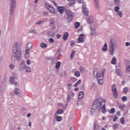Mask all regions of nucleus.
Instances as JSON below:
<instances>
[{"mask_svg":"<svg viewBox=\"0 0 130 130\" xmlns=\"http://www.w3.org/2000/svg\"><path fill=\"white\" fill-rule=\"evenodd\" d=\"M22 56V50L21 45L18 43H15L12 48V61H20Z\"/></svg>","mask_w":130,"mask_h":130,"instance_id":"nucleus-1","label":"nucleus"},{"mask_svg":"<svg viewBox=\"0 0 130 130\" xmlns=\"http://www.w3.org/2000/svg\"><path fill=\"white\" fill-rule=\"evenodd\" d=\"M98 110L99 111H102L103 113H105L106 112V100L103 99V98H100L99 100H98Z\"/></svg>","mask_w":130,"mask_h":130,"instance_id":"nucleus-2","label":"nucleus"},{"mask_svg":"<svg viewBox=\"0 0 130 130\" xmlns=\"http://www.w3.org/2000/svg\"><path fill=\"white\" fill-rule=\"evenodd\" d=\"M115 48H117V44L116 43V41L114 38H111L110 40L109 43V50L111 55H113Z\"/></svg>","mask_w":130,"mask_h":130,"instance_id":"nucleus-3","label":"nucleus"},{"mask_svg":"<svg viewBox=\"0 0 130 130\" xmlns=\"http://www.w3.org/2000/svg\"><path fill=\"white\" fill-rule=\"evenodd\" d=\"M15 8H16V1H11V6L10 8V14L11 16L14 15V11H15Z\"/></svg>","mask_w":130,"mask_h":130,"instance_id":"nucleus-4","label":"nucleus"},{"mask_svg":"<svg viewBox=\"0 0 130 130\" xmlns=\"http://www.w3.org/2000/svg\"><path fill=\"white\" fill-rule=\"evenodd\" d=\"M45 6L50 12V13H52V14H56V11H55V9L52 7L49 3L45 4Z\"/></svg>","mask_w":130,"mask_h":130,"instance_id":"nucleus-5","label":"nucleus"},{"mask_svg":"<svg viewBox=\"0 0 130 130\" xmlns=\"http://www.w3.org/2000/svg\"><path fill=\"white\" fill-rule=\"evenodd\" d=\"M97 107H98V99H96L92 104V108L91 109V113H94V112H96L97 110Z\"/></svg>","mask_w":130,"mask_h":130,"instance_id":"nucleus-6","label":"nucleus"},{"mask_svg":"<svg viewBox=\"0 0 130 130\" xmlns=\"http://www.w3.org/2000/svg\"><path fill=\"white\" fill-rule=\"evenodd\" d=\"M66 13L68 22H71L74 18V13L70 10H67Z\"/></svg>","mask_w":130,"mask_h":130,"instance_id":"nucleus-7","label":"nucleus"},{"mask_svg":"<svg viewBox=\"0 0 130 130\" xmlns=\"http://www.w3.org/2000/svg\"><path fill=\"white\" fill-rule=\"evenodd\" d=\"M112 91L113 96H114L115 98H116V97L118 96V94H117V90L116 89V85H115V84L112 85Z\"/></svg>","mask_w":130,"mask_h":130,"instance_id":"nucleus-8","label":"nucleus"},{"mask_svg":"<svg viewBox=\"0 0 130 130\" xmlns=\"http://www.w3.org/2000/svg\"><path fill=\"white\" fill-rule=\"evenodd\" d=\"M82 11L85 16H88L89 15V10L86 7V3H83L82 4Z\"/></svg>","mask_w":130,"mask_h":130,"instance_id":"nucleus-9","label":"nucleus"},{"mask_svg":"<svg viewBox=\"0 0 130 130\" xmlns=\"http://www.w3.org/2000/svg\"><path fill=\"white\" fill-rule=\"evenodd\" d=\"M119 10H120V8L118 6H116L114 8V11L117 13L118 16H119L120 18H122V12Z\"/></svg>","mask_w":130,"mask_h":130,"instance_id":"nucleus-10","label":"nucleus"},{"mask_svg":"<svg viewBox=\"0 0 130 130\" xmlns=\"http://www.w3.org/2000/svg\"><path fill=\"white\" fill-rule=\"evenodd\" d=\"M32 47H33V43L31 42L28 43L26 46V49L25 50L26 54H29V53H30V49H31Z\"/></svg>","mask_w":130,"mask_h":130,"instance_id":"nucleus-11","label":"nucleus"},{"mask_svg":"<svg viewBox=\"0 0 130 130\" xmlns=\"http://www.w3.org/2000/svg\"><path fill=\"white\" fill-rule=\"evenodd\" d=\"M14 93L17 96H19L21 97L22 96V92H21V90L18 88H15L14 90Z\"/></svg>","mask_w":130,"mask_h":130,"instance_id":"nucleus-12","label":"nucleus"},{"mask_svg":"<svg viewBox=\"0 0 130 130\" xmlns=\"http://www.w3.org/2000/svg\"><path fill=\"white\" fill-rule=\"evenodd\" d=\"M25 69H26V63L25 61H22L20 66V70L21 71H24Z\"/></svg>","mask_w":130,"mask_h":130,"instance_id":"nucleus-13","label":"nucleus"},{"mask_svg":"<svg viewBox=\"0 0 130 130\" xmlns=\"http://www.w3.org/2000/svg\"><path fill=\"white\" fill-rule=\"evenodd\" d=\"M105 71V69H104V71H102L101 73H100L98 76H97V79L100 77V79H104V72Z\"/></svg>","mask_w":130,"mask_h":130,"instance_id":"nucleus-14","label":"nucleus"},{"mask_svg":"<svg viewBox=\"0 0 130 130\" xmlns=\"http://www.w3.org/2000/svg\"><path fill=\"white\" fill-rule=\"evenodd\" d=\"M57 10L58 11V12H59L60 14H61V15H62V14H63V13H64V9H63V7H58L57 8Z\"/></svg>","mask_w":130,"mask_h":130,"instance_id":"nucleus-15","label":"nucleus"},{"mask_svg":"<svg viewBox=\"0 0 130 130\" xmlns=\"http://www.w3.org/2000/svg\"><path fill=\"white\" fill-rule=\"evenodd\" d=\"M68 38H69V32H66L64 34L62 39L63 40H64V41H67Z\"/></svg>","mask_w":130,"mask_h":130,"instance_id":"nucleus-16","label":"nucleus"},{"mask_svg":"<svg viewBox=\"0 0 130 130\" xmlns=\"http://www.w3.org/2000/svg\"><path fill=\"white\" fill-rule=\"evenodd\" d=\"M46 20V18H44L41 20H39L38 21H37V22L35 23V25H41V24H42V23H44V22H45V21Z\"/></svg>","mask_w":130,"mask_h":130,"instance_id":"nucleus-17","label":"nucleus"},{"mask_svg":"<svg viewBox=\"0 0 130 130\" xmlns=\"http://www.w3.org/2000/svg\"><path fill=\"white\" fill-rule=\"evenodd\" d=\"M90 29L92 35H95L96 34V30L94 26L90 25Z\"/></svg>","mask_w":130,"mask_h":130,"instance_id":"nucleus-18","label":"nucleus"},{"mask_svg":"<svg viewBox=\"0 0 130 130\" xmlns=\"http://www.w3.org/2000/svg\"><path fill=\"white\" fill-rule=\"evenodd\" d=\"M86 21L89 24H91V23H93V21H94L93 19V16H89L88 18H86Z\"/></svg>","mask_w":130,"mask_h":130,"instance_id":"nucleus-19","label":"nucleus"},{"mask_svg":"<svg viewBox=\"0 0 130 130\" xmlns=\"http://www.w3.org/2000/svg\"><path fill=\"white\" fill-rule=\"evenodd\" d=\"M116 72L118 75L120 74V66L116 65Z\"/></svg>","mask_w":130,"mask_h":130,"instance_id":"nucleus-20","label":"nucleus"},{"mask_svg":"<svg viewBox=\"0 0 130 130\" xmlns=\"http://www.w3.org/2000/svg\"><path fill=\"white\" fill-rule=\"evenodd\" d=\"M84 93L83 91L80 92L79 95H78V99H83V98H84Z\"/></svg>","mask_w":130,"mask_h":130,"instance_id":"nucleus-21","label":"nucleus"},{"mask_svg":"<svg viewBox=\"0 0 130 130\" xmlns=\"http://www.w3.org/2000/svg\"><path fill=\"white\" fill-rule=\"evenodd\" d=\"M75 93H74L73 92H70L69 93L68 98H67V101H69L70 100V98H72V97H73V96H74Z\"/></svg>","mask_w":130,"mask_h":130,"instance_id":"nucleus-22","label":"nucleus"},{"mask_svg":"<svg viewBox=\"0 0 130 130\" xmlns=\"http://www.w3.org/2000/svg\"><path fill=\"white\" fill-rule=\"evenodd\" d=\"M62 113H63V110L62 109H59L55 113V116H57L58 114H61Z\"/></svg>","mask_w":130,"mask_h":130,"instance_id":"nucleus-23","label":"nucleus"},{"mask_svg":"<svg viewBox=\"0 0 130 130\" xmlns=\"http://www.w3.org/2000/svg\"><path fill=\"white\" fill-rule=\"evenodd\" d=\"M103 80H104L103 78L100 79V77H99V78H98V81L99 85H102L104 83Z\"/></svg>","mask_w":130,"mask_h":130,"instance_id":"nucleus-24","label":"nucleus"},{"mask_svg":"<svg viewBox=\"0 0 130 130\" xmlns=\"http://www.w3.org/2000/svg\"><path fill=\"white\" fill-rule=\"evenodd\" d=\"M61 64V62H60V61H58L55 65V69H56L57 70H58V69H59V68H60V66Z\"/></svg>","mask_w":130,"mask_h":130,"instance_id":"nucleus-25","label":"nucleus"},{"mask_svg":"<svg viewBox=\"0 0 130 130\" xmlns=\"http://www.w3.org/2000/svg\"><path fill=\"white\" fill-rule=\"evenodd\" d=\"M75 4H76V0H71L69 3V5L70 7H73L75 6Z\"/></svg>","mask_w":130,"mask_h":130,"instance_id":"nucleus-26","label":"nucleus"},{"mask_svg":"<svg viewBox=\"0 0 130 130\" xmlns=\"http://www.w3.org/2000/svg\"><path fill=\"white\" fill-rule=\"evenodd\" d=\"M119 108L121 109V110H124V108H125V106L124 105H121L120 104H118Z\"/></svg>","mask_w":130,"mask_h":130,"instance_id":"nucleus-27","label":"nucleus"},{"mask_svg":"<svg viewBox=\"0 0 130 130\" xmlns=\"http://www.w3.org/2000/svg\"><path fill=\"white\" fill-rule=\"evenodd\" d=\"M102 50L103 51H107V44L105 43L103 46V47L102 48Z\"/></svg>","mask_w":130,"mask_h":130,"instance_id":"nucleus-28","label":"nucleus"},{"mask_svg":"<svg viewBox=\"0 0 130 130\" xmlns=\"http://www.w3.org/2000/svg\"><path fill=\"white\" fill-rule=\"evenodd\" d=\"M40 46L42 47V48H46V47H47V44L44 43H41Z\"/></svg>","mask_w":130,"mask_h":130,"instance_id":"nucleus-29","label":"nucleus"},{"mask_svg":"<svg viewBox=\"0 0 130 130\" xmlns=\"http://www.w3.org/2000/svg\"><path fill=\"white\" fill-rule=\"evenodd\" d=\"M111 63H112V64H116V58L115 57H113Z\"/></svg>","mask_w":130,"mask_h":130,"instance_id":"nucleus-30","label":"nucleus"},{"mask_svg":"<svg viewBox=\"0 0 130 130\" xmlns=\"http://www.w3.org/2000/svg\"><path fill=\"white\" fill-rule=\"evenodd\" d=\"M82 83V81L81 80H79L74 84V87H78L80 84Z\"/></svg>","mask_w":130,"mask_h":130,"instance_id":"nucleus-31","label":"nucleus"},{"mask_svg":"<svg viewBox=\"0 0 130 130\" xmlns=\"http://www.w3.org/2000/svg\"><path fill=\"white\" fill-rule=\"evenodd\" d=\"M9 82L10 84H14V82H15V78L14 77H11L9 80Z\"/></svg>","mask_w":130,"mask_h":130,"instance_id":"nucleus-32","label":"nucleus"},{"mask_svg":"<svg viewBox=\"0 0 130 130\" xmlns=\"http://www.w3.org/2000/svg\"><path fill=\"white\" fill-rule=\"evenodd\" d=\"M80 27V22H77L75 23V29H78V28Z\"/></svg>","mask_w":130,"mask_h":130,"instance_id":"nucleus-33","label":"nucleus"},{"mask_svg":"<svg viewBox=\"0 0 130 130\" xmlns=\"http://www.w3.org/2000/svg\"><path fill=\"white\" fill-rule=\"evenodd\" d=\"M96 8H99V0H93Z\"/></svg>","mask_w":130,"mask_h":130,"instance_id":"nucleus-34","label":"nucleus"},{"mask_svg":"<svg viewBox=\"0 0 130 130\" xmlns=\"http://www.w3.org/2000/svg\"><path fill=\"white\" fill-rule=\"evenodd\" d=\"M31 68H30V67H27L26 68V73H31Z\"/></svg>","mask_w":130,"mask_h":130,"instance_id":"nucleus-35","label":"nucleus"},{"mask_svg":"<svg viewBox=\"0 0 130 130\" xmlns=\"http://www.w3.org/2000/svg\"><path fill=\"white\" fill-rule=\"evenodd\" d=\"M56 120L57 121H61L62 120V117L61 116H57L56 117Z\"/></svg>","mask_w":130,"mask_h":130,"instance_id":"nucleus-36","label":"nucleus"},{"mask_svg":"<svg viewBox=\"0 0 130 130\" xmlns=\"http://www.w3.org/2000/svg\"><path fill=\"white\" fill-rule=\"evenodd\" d=\"M84 40L83 39H82L81 38H79V39H78V43H83V42H84Z\"/></svg>","mask_w":130,"mask_h":130,"instance_id":"nucleus-37","label":"nucleus"},{"mask_svg":"<svg viewBox=\"0 0 130 130\" xmlns=\"http://www.w3.org/2000/svg\"><path fill=\"white\" fill-rule=\"evenodd\" d=\"M93 74L95 75V76H98V69L97 68L94 69Z\"/></svg>","mask_w":130,"mask_h":130,"instance_id":"nucleus-38","label":"nucleus"},{"mask_svg":"<svg viewBox=\"0 0 130 130\" xmlns=\"http://www.w3.org/2000/svg\"><path fill=\"white\" fill-rule=\"evenodd\" d=\"M48 35H49V36H54V34H53V31H49L48 32Z\"/></svg>","mask_w":130,"mask_h":130,"instance_id":"nucleus-39","label":"nucleus"},{"mask_svg":"<svg viewBox=\"0 0 130 130\" xmlns=\"http://www.w3.org/2000/svg\"><path fill=\"white\" fill-rule=\"evenodd\" d=\"M125 65L127 67H130V61L127 60H126L125 61Z\"/></svg>","mask_w":130,"mask_h":130,"instance_id":"nucleus-40","label":"nucleus"},{"mask_svg":"<svg viewBox=\"0 0 130 130\" xmlns=\"http://www.w3.org/2000/svg\"><path fill=\"white\" fill-rule=\"evenodd\" d=\"M75 75L76 77H80L81 76V74L80 73V71H76L75 73Z\"/></svg>","mask_w":130,"mask_h":130,"instance_id":"nucleus-41","label":"nucleus"},{"mask_svg":"<svg viewBox=\"0 0 130 130\" xmlns=\"http://www.w3.org/2000/svg\"><path fill=\"white\" fill-rule=\"evenodd\" d=\"M115 113V109L114 108H112L110 111V113Z\"/></svg>","mask_w":130,"mask_h":130,"instance_id":"nucleus-42","label":"nucleus"},{"mask_svg":"<svg viewBox=\"0 0 130 130\" xmlns=\"http://www.w3.org/2000/svg\"><path fill=\"white\" fill-rule=\"evenodd\" d=\"M84 104V103L82 102V101H79L77 102V105H83Z\"/></svg>","mask_w":130,"mask_h":130,"instance_id":"nucleus-43","label":"nucleus"},{"mask_svg":"<svg viewBox=\"0 0 130 130\" xmlns=\"http://www.w3.org/2000/svg\"><path fill=\"white\" fill-rule=\"evenodd\" d=\"M117 127H118V124H115L113 126V129H114V130L117 129Z\"/></svg>","mask_w":130,"mask_h":130,"instance_id":"nucleus-44","label":"nucleus"},{"mask_svg":"<svg viewBox=\"0 0 130 130\" xmlns=\"http://www.w3.org/2000/svg\"><path fill=\"white\" fill-rule=\"evenodd\" d=\"M75 51H73L72 52L71 54V58H73V57H74V56H75Z\"/></svg>","mask_w":130,"mask_h":130,"instance_id":"nucleus-45","label":"nucleus"},{"mask_svg":"<svg viewBox=\"0 0 130 130\" xmlns=\"http://www.w3.org/2000/svg\"><path fill=\"white\" fill-rule=\"evenodd\" d=\"M121 123L122 124H124V118L122 117L120 119Z\"/></svg>","mask_w":130,"mask_h":130,"instance_id":"nucleus-46","label":"nucleus"},{"mask_svg":"<svg viewBox=\"0 0 130 130\" xmlns=\"http://www.w3.org/2000/svg\"><path fill=\"white\" fill-rule=\"evenodd\" d=\"M10 68L11 70H14V69H15V64H11L10 65Z\"/></svg>","mask_w":130,"mask_h":130,"instance_id":"nucleus-47","label":"nucleus"},{"mask_svg":"<svg viewBox=\"0 0 130 130\" xmlns=\"http://www.w3.org/2000/svg\"><path fill=\"white\" fill-rule=\"evenodd\" d=\"M126 100H127V98L126 96H124L122 98V101L125 102Z\"/></svg>","mask_w":130,"mask_h":130,"instance_id":"nucleus-48","label":"nucleus"},{"mask_svg":"<svg viewBox=\"0 0 130 130\" xmlns=\"http://www.w3.org/2000/svg\"><path fill=\"white\" fill-rule=\"evenodd\" d=\"M49 41L50 42V43H54V40L52 38L49 39Z\"/></svg>","mask_w":130,"mask_h":130,"instance_id":"nucleus-49","label":"nucleus"},{"mask_svg":"<svg viewBox=\"0 0 130 130\" xmlns=\"http://www.w3.org/2000/svg\"><path fill=\"white\" fill-rule=\"evenodd\" d=\"M30 32L31 33H37V30H36V29H33L30 30Z\"/></svg>","mask_w":130,"mask_h":130,"instance_id":"nucleus-50","label":"nucleus"},{"mask_svg":"<svg viewBox=\"0 0 130 130\" xmlns=\"http://www.w3.org/2000/svg\"><path fill=\"white\" fill-rule=\"evenodd\" d=\"M96 127H97V121H95L94 123V130L96 129Z\"/></svg>","mask_w":130,"mask_h":130,"instance_id":"nucleus-51","label":"nucleus"},{"mask_svg":"<svg viewBox=\"0 0 130 130\" xmlns=\"http://www.w3.org/2000/svg\"><path fill=\"white\" fill-rule=\"evenodd\" d=\"M84 37H85V35L81 34L79 35V38H81L82 39H83Z\"/></svg>","mask_w":130,"mask_h":130,"instance_id":"nucleus-52","label":"nucleus"},{"mask_svg":"<svg viewBox=\"0 0 130 130\" xmlns=\"http://www.w3.org/2000/svg\"><path fill=\"white\" fill-rule=\"evenodd\" d=\"M26 63L27 64H28V66H30V64H31V60L30 59H28L26 61Z\"/></svg>","mask_w":130,"mask_h":130,"instance_id":"nucleus-53","label":"nucleus"},{"mask_svg":"<svg viewBox=\"0 0 130 130\" xmlns=\"http://www.w3.org/2000/svg\"><path fill=\"white\" fill-rule=\"evenodd\" d=\"M75 44V41H71L70 42V45L71 46H73Z\"/></svg>","mask_w":130,"mask_h":130,"instance_id":"nucleus-54","label":"nucleus"},{"mask_svg":"<svg viewBox=\"0 0 130 130\" xmlns=\"http://www.w3.org/2000/svg\"><path fill=\"white\" fill-rule=\"evenodd\" d=\"M50 26H52V25L54 24V21L53 20H50Z\"/></svg>","mask_w":130,"mask_h":130,"instance_id":"nucleus-55","label":"nucleus"},{"mask_svg":"<svg viewBox=\"0 0 130 130\" xmlns=\"http://www.w3.org/2000/svg\"><path fill=\"white\" fill-rule=\"evenodd\" d=\"M80 72H81V73H83L84 72V68H83V67L81 66L80 67Z\"/></svg>","mask_w":130,"mask_h":130,"instance_id":"nucleus-56","label":"nucleus"},{"mask_svg":"<svg viewBox=\"0 0 130 130\" xmlns=\"http://www.w3.org/2000/svg\"><path fill=\"white\" fill-rule=\"evenodd\" d=\"M56 37H57V39H59L60 38V37H61V35H60V34H57L56 35Z\"/></svg>","mask_w":130,"mask_h":130,"instance_id":"nucleus-57","label":"nucleus"},{"mask_svg":"<svg viewBox=\"0 0 130 130\" xmlns=\"http://www.w3.org/2000/svg\"><path fill=\"white\" fill-rule=\"evenodd\" d=\"M123 92H124V93H127V87H125L123 89Z\"/></svg>","mask_w":130,"mask_h":130,"instance_id":"nucleus-58","label":"nucleus"},{"mask_svg":"<svg viewBox=\"0 0 130 130\" xmlns=\"http://www.w3.org/2000/svg\"><path fill=\"white\" fill-rule=\"evenodd\" d=\"M118 119V117L117 116H115L114 118V119H113V121L114 122H115V121L116 120H117Z\"/></svg>","mask_w":130,"mask_h":130,"instance_id":"nucleus-59","label":"nucleus"},{"mask_svg":"<svg viewBox=\"0 0 130 130\" xmlns=\"http://www.w3.org/2000/svg\"><path fill=\"white\" fill-rule=\"evenodd\" d=\"M126 72H130V66H128L126 68Z\"/></svg>","mask_w":130,"mask_h":130,"instance_id":"nucleus-60","label":"nucleus"},{"mask_svg":"<svg viewBox=\"0 0 130 130\" xmlns=\"http://www.w3.org/2000/svg\"><path fill=\"white\" fill-rule=\"evenodd\" d=\"M114 3L115 5H117L118 4H119V0H114Z\"/></svg>","mask_w":130,"mask_h":130,"instance_id":"nucleus-61","label":"nucleus"},{"mask_svg":"<svg viewBox=\"0 0 130 130\" xmlns=\"http://www.w3.org/2000/svg\"><path fill=\"white\" fill-rule=\"evenodd\" d=\"M43 15H44L45 16H48V13H47V12H44Z\"/></svg>","mask_w":130,"mask_h":130,"instance_id":"nucleus-62","label":"nucleus"},{"mask_svg":"<svg viewBox=\"0 0 130 130\" xmlns=\"http://www.w3.org/2000/svg\"><path fill=\"white\" fill-rule=\"evenodd\" d=\"M79 4H82V3H84V0H78Z\"/></svg>","mask_w":130,"mask_h":130,"instance_id":"nucleus-63","label":"nucleus"},{"mask_svg":"<svg viewBox=\"0 0 130 130\" xmlns=\"http://www.w3.org/2000/svg\"><path fill=\"white\" fill-rule=\"evenodd\" d=\"M125 45L126 46H129L130 43L127 42L125 43Z\"/></svg>","mask_w":130,"mask_h":130,"instance_id":"nucleus-64","label":"nucleus"}]
</instances>
